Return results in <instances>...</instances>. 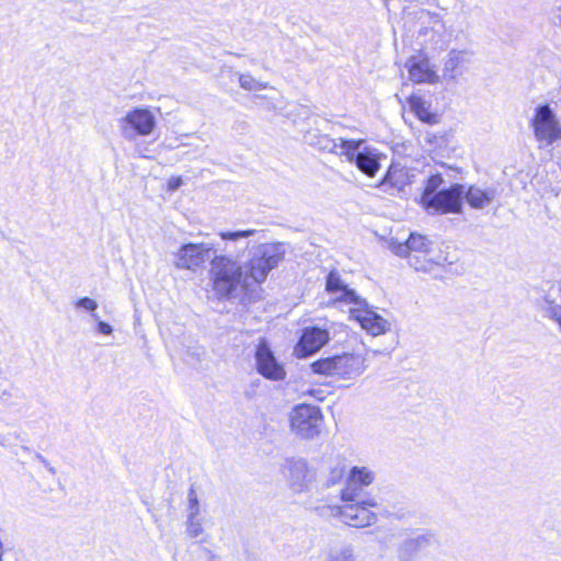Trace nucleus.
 Here are the masks:
<instances>
[{
  "label": "nucleus",
  "instance_id": "35",
  "mask_svg": "<svg viewBox=\"0 0 561 561\" xmlns=\"http://www.w3.org/2000/svg\"><path fill=\"white\" fill-rule=\"evenodd\" d=\"M75 305L77 308H80V309H83V310L90 312L91 316L93 313H96L95 311L99 307L98 302L94 299L89 298V297H83V298L78 299Z\"/></svg>",
  "mask_w": 561,
  "mask_h": 561
},
{
  "label": "nucleus",
  "instance_id": "40",
  "mask_svg": "<svg viewBox=\"0 0 561 561\" xmlns=\"http://www.w3.org/2000/svg\"><path fill=\"white\" fill-rule=\"evenodd\" d=\"M35 458H36L38 461H41L42 463L46 462V460H47V459H46L45 457H43L41 454H36V455H35Z\"/></svg>",
  "mask_w": 561,
  "mask_h": 561
},
{
  "label": "nucleus",
  "instance_id": "26",
  "mask_svg": "<svg viewBox=\"0 0 561 561\" xmlns=\"http://www.w3.org/2000/svg\"><path fill=\"white\" fill-rule=\"evenodd\" d=\"M330 295L334 296L335 301L345 302L352 307L366 305V299L358 296L355 290L348 288V286L336 293H330Z\"/></svg>",
  "mask_w": 561,
  "mask_h": 561
},
{
  "label": "nucleus",
  "instance_id": "28",
  "mask_svg": "<svg viewBox=\"0 0 561 561\" xmlns=\"http://www.w3.org/2000/svg\"><path fill=\"white\" fill-rule=\"evenodd\" d=\"M187 518H196L201 515V504L196 490L192 485L187 493Z\"/></svg>",
  "mask_w": 561,
  "mask_h": 561
},
{
  "label": "nucleus",
  "instance_id": "31",
  "mask_svg": "<svg viewBox=\"0 0 561 561\" xmlns=\"http://www.w3.org/2000/svg\"><path fill=\"white\" fill-rule=\"evenodd\" d=\"M434 540L433 535H420L415 538H411L404 541L403 548L407 550H417L425 548Z\"/></svg>",
  "mask_w": 561,
  "mask_h": 561
},
{
  "label": "nucleus",
  "instance_id": "11",
  "mask_svg": "<svg viewBox=\"0 0 561 561\" xmlns=\"http://www.w3.org/2000/svg\"><path fill=\"white\" fill-rule=\"evenodd\" d=\"M404 68L408 71L409 80L413 83L436 84L439 82L435 66L423 53L410 56L404 64Z\"/></svg>",
  "mask_w": 561,
  "mask_h": 561
},
{
  "label": "nucleus",
  "instance_id": "41",
  "mask_svg": "<svg viewBox=\"0 0 561 561\" xmlns=\"http://www.w3.org/2000/svg\"><path fill=\"white\" fill-rule=\"evenodd\" d=\"M560 293H561V280H560V288H559Z\"/></svg>",
  "mask_w": 561,
  "mask_h": 561
},
{
  "label": "nucleus",
  "instance_id": "34",
  "mask_svg": "<svg viewBox=\"0 0 561 561\" xmlns=\"http://www.w3.org/2000/svg\"><path fill=\"white\" fill-rule=\"evenodd\" d=\"M255 233V230L249 229V230H238V231H221L219 232V236L222 240L233 241L237 242L239 239L242 238H249Z\"/></svg>",
  "mask_w": 561,
  "mask_h": 561
},
{
  "label": "nucleus",
  "instance_id": "25",
  "mask_svg": "<svg viewBox=\"0 0 561 561\" xmlns=\"http://www.w3.org/2000/svg\"><path fill=\"white\" fill-rule=\"evenodd\" d=\"M376 474L373 470L367 467H353L347 476V479L352 480L353 483H358L363 486H369L375 481Z\"/></svg>",
  "mask_w": 561,
  "mask_h": 561
},
{
  "label": "nucleus",
  "instance_id": "2",
  "mask_svg": "<svg viewBox=\"0 0 561 561\" xmlns=\"http://www.w3.org/2000/svg\"><path fill=\"white\" fill-rule=\"evenodd\" d=\"M389 249L396 255L407 257L416 271H431L433 266L448 262L446 253L437 244L417 233H411L404 242L392 239Z\"/></svg>",
  "mask_w": 561,
  "mask_h": 561
},
{
  "label": "nucleus",
  "instance_id": "4",
  "mask_svg": "<svg viewBox=\"0 0 561 561\" xmlns=\"http://www.w3.org/2000/svg\"><path fill=\"white\" fill-rule=\"evenodd\" d=\"M285 252L286 247L282 242L263 243L254 248L248 266H244L251 285L264 282L268 273L284 260Z\"/></svg>",
  "mask_w": 561,
  "mask_h": 561
},
{
  "label": "nucleus",
  "instance_id": "10",
  "mask_svg": "<svg viewBox=\"0 0 561 561\" xmlns=\"http://www.w3.org/2000/svg\"><path fill=\"white\" fill-rule=\"evenodd\" d=\"M288 485L295 493L309 490L316 479V473L309 468L307 461L301 458L286 459L282 467Z\"/></svg>",
  "mask_w": 561,
  "mask_h": 561
},
{
  "label": "nucleus",
  "instance_id": "19",
  "mask_svg": "<svg viewBox=\"0 0 561 561\" xmlns=\"http://www.w3.org/2000/svg\"><path fill=\"white\" fill-rule=\"evenodd\" d=\"M497 196V191L493 186L481 187L479 185H470L465 188L463 198L470 207L474 209H484L489 207Z\"/></svg>",
  "mask_w": 561,
  "mask_h": 561
},
{
  "label": "nucleus",
  "instance_id": "7",
  "mask_svg": "<svg viewBox=\"0 0 561 561\" xmlns=\"http://www.w3.org/2000/svg\"><path fill=\"white\" fill-rule=\"evenodd\" d=\"M157 125L153 113L148 108L136 107L119 119L122 135L127 140L150 135Z\"/></svg>",
  "mask_w": 561,
  "mask_h": 561
},
{
  "label": "nucleus",
  "instance_id": "5",
  "mask_svg": "<svg viewBox=\"0 0 561 561\" xmlns=\"http://www.w3.org/2000/svg\"><path fill=\"white\" fill-rule=\"evenodd\" d=\"M322 413L318 407L299 404L290 413V426L298 436L310 439L321 432Z\"/></svg>",
  "mask_w": 561,
  "mask_h": 561
},
{
  "label": "nucleus",
  "instance_id": "1",
  "mask_svg": "<svg viewBox=\"0 0 561 561\" xmlns=\"http://www.w3.org/2000/svg\"><path fill=\"white\" fill-rule=\"evenodd\" d=\"M209 282L218 300L242 297L251 287L243 264L229 254H217L210 260Z\"/></svg>",
  "mask_w": 561,
  "mask_h": 561
},
{
  "label": "nucleus",
  "instance_id": "37",
  "mask_svg": "<svg viewBox=\"0 0 561 561\" xmlns=\"http://www.w3.org/2000/svg\"><path fill=\"white\" fill-rule=\"evenodd\" d=\"M183 181L182 178L175 176L171 178L168 182V188L169 191H175L182 185Z\"/></svg>",
  "mask_w": 561,
  "mask_h": 561
},
{
  "label": "nucleus",
  "instance_id": "38",
  "mask_svg": "<svg viewBox=\"0 0 561 561\" xmlns=\"http://www.w3.org/2000/svg\"><path fill=\"white\" fill-rule=\"evenodd\" d=\"M207 554H208V559L207 561H218L217 560V556L209 549H205Z\"/></svg>",
  "mask_w": 561,
  "mask_h": 561
},
{
  "label": "nucleus",
  "instance_id": "3",
  "mask_svg": "<svg viewBox=\"0 0 561 561\" xmlns=\"http://www.w3.org/2000/svg\"><path fill=\"white\" fill-rule=\"evenodd\" d=\"M310 368L318 375L354 380L367 369V357L359 353H343L318 359L310 365Z\"/></svg>",
  "mask_w": 561,
  "mask_h": 561
},
{
  "label": "nucleus",
  "instance_id": "18",
  "mask_svg": "<svg viewBox=\"0 0 561 561\" xmlns=\"http://www.w3.org/2000/svg\"><path fill=\"white\" fill-rule=\"evenodd\" d=\"M379 159L380 152L364 141L353 163L360 172L369 178H374L380 169Z\"/></svg>",
  "mask_w": 561,
  "mask_h": 561
},
{
  "label": "nucleus",
  "instance_id": "39",
  "mask_svg": "<svg viewBox=\"0 0 561 561\" xmlns=\"http://www.w3.org/2000/svg\"><path fill=\"white\" fill-rule=\"evenodd\" d=\"M43 465L45 466V468L48 470L49 473H51V474L56 473V469L48 462V460H46V462H44Z\"/></svg>",
  "mask_w": 561,
  "mask_h": 561
},
{
  "label": "nucleus",
  "instance_id": "30",
  "mask_svg": "<svg viewBox=\"0 0 561 561\" xmlns=\"http://www.w3.org/2000/svg\"><path fill=\"white\" fill-rule=\"evenodd\" d=\"M347 287V284L342 279L341 275L336 271H332L327 276L325 290L330 293H336Z\"/></svg>",
  "mask_w": 561,
  "mask_h": 561
},
{
  "label": "nucleus",
  "instance_id": "17",
  "mask_svg": "<svg viewBox=\"0 0 561 561\" xmlns=\"http://www.w3.org/2000/svg\"><path fill=\"white\" fill-rule=\"evenodd\" d=\"M414 174L410 170L400 164L392 163L382 181L379 183V187L382 192L390 195H394L404 190L405 186L412 183Z\"/></svg>",
  "mask_w": 561,
  "mask_h": 561
},
{
  "label": "nucleus",
  "instance_id": "36",
  "mask_svg": "<svg viewBox=\"0 0 561 561\" xmlns=\"http://www.w3.org/2000/svg\"><path fill=\"white\" fill-rule=\"evenodd\" d=\"M92 319L96 322V328H98V331L101 333V334H104V335H110L113 333V328L111 324L100 320V317L98 313H93L92 314Z\"/></svg>",
  "mask_w": 561,
  "mask_h": 561
},
{
  "label": "nucleus",
  "instance_id": "23",
  "mask_svg": "<svg viewBox=\"0 0 561 561\" xmlns=\"http://www.w3.org/2000/svg\"><path fill=\"white\" fill-rule=\"evenodd\" d=\"M443 184L444 179L439 173H434L426 179L424 190L420 198V203L423 207L431 201V197L436 195Z\"/></svg>",
  "mask_w": 561,
  "mask_h": 561
},
{
  "label": "nucleus",
  "instance_id": "16",
  "mask_svg": "<svg viewBox=\"0 0 561 561\" xmlns=\"http://www.w3.org/2000/svg\"><path fill=\"white\" fill-rule=\"evenodd\" d=\"M472 53L468 49H451L448 51L443 66V77L447 81H456L467 70L471 62Z\"/></svg>",
  "mask_w": 561,
  "mask_h": 561
},
{
  "label": "nucleus",
  "instance_id": "32",
  "mask_svg": "<svg viewBox=\"0 0 561 561\" xmlns=\"http://www.w3.org/2000/svg\"><path fill=\"white\" fill-rule=\"evenodd\" d=\"M328 561H357L352 546H344L332 552Z\"/></svg>",
  "mask_w": 561,
  "mask_h": 561
},
{
  "label": "nucleus",
  "instance_id": "6",
  "mask_svg": "<svg viewBox=\"0 0 561 561\" xmlns=\"http://www.w3.org/2000/svg\"><path fill=\"white\" fill-rule=\"evenodd\" d=\"M531 126L540 148L548 147L561 138V126L547 104L536 107Z\"/></svg>",
  "mask_w": 561,
  "mask_h": 561
},
{
  "label": "nucleus",
  "instance_id": "20",
  "mask_svg": "<svg viewBox=\"0 0 561 561\" xmlns=\"http://www.w3.org/2000/svg\"><path fill=\"white\" fill-rule=\"evenodd\" d=\"M342 502H358L366 505H378L376 499L371 496L365 486L353 483L346 478L345 486L341 491Z\"/></svg>",
  "mask_w": 561,
  "mask_h": 561
},
{
  "label": "nucleus",
  "instance_id": "15",
  "mask_svg": "<svg viewBox=\"0 0 561 561\" xmlns=\"http://www.w3.org/2000/svg\"><path fill=\"white\" fill-rule=\"evenodd\" d=\"M330 341V333L327 329L319 327H308L295 347L298 357H306L318 352Z\"/></svg>",
  "mask_w": 561,
  "mask_h": 561
},
{
  "label": "nucleus",
  "instance_id": "33",
  "mask_svg": "<svg viewBox=\"0 0 561 561\" xmlns=\"http://www.w3.org/2000/svg\"><path fill=\"white\" fill-rule=\"evenodd\" d=\"M186 534L190 538H197L204 533V527L199 517L186 518Z\"/></svg>",
  "mask_w": 561,
  "mask_h": 561
},
{
  "label": "nucleus",
  "instance_id": "24",
  "mask_svg": "<svg viewBox=\"0 0 561 561\" xmlns=\"http://www.w3.org/2000/svg\"><path fill=\"white\" fill-rule=\"evenodd\" d=\"M411 110L423 122L434 123L435 115L430 112V105L425 100L417 95H411L409 99Z\"/></svg>",
  "mask_w": 561,
  "mask_h": 561
},
{
  "label": "nucleus",
  "instance_id": "14",
  "mask_svg": "<svg viewBox=\"0 0 561 561\" xmlns=\"http://www.w3.org/2000/svg\"><path fill=\"white\" fill-rule=\"evenodd\" d=\"M350 317L356 320L369 334L377 336L390 330L388 320L373 310L368 302L365 306L351 307Z\"/></svg>",
  "mask_w": 561,
  "mask_h": 561
},
{
  "label": "nucleus",
  "instance_id": "8",
  "mask_svg": "<svg viewBox=\"0 0 561 561\" xmlns=\"http://www.w3.org/2000/svg\"><path fill=\"white\" fill-rule=\"evenodd\" d=\"M214 244L209 242L186 243L173 254V264L176 268L196 272L209 259Z\"/></svg>",
  "mask_w": 561,
  "mask_h": 561
},
{
  "label": "nucleus",
  "instance_id": "9",
  "mask_svg": "<svg viewBox=\"0 0 561 561\" xmlns=\"http://www.w3.org/2000/svg\"><path fill=\"white\" fill-rule=\"evenodd\" d=\"M465 185L453 184L448 188H440L434 197L423 207L428 214H460Z\"/></svg>",
  "mask_w": 561,
  "mask_h": 561
},
{
  "label": "nucleus",
  "instance_id": "12",
  "mask_svg": "<svg viewBox=\"0 0 561 561\" xmlns=\"http://www.w3.org/2000/svg\"><path fill=\"white\" fill-rule=\"evenodd\" d=\"M377 505H366L358 502H343L339 507L341 518L351 527H368L377 523V514L371 508Z\"/></svg>",
  "mask_w": 561,
  "mask_h": 561
},
{
  "label": "nucleus",
  "instance_id": "27",
  "mask_svg": "<svg viewBox=\"0 0 561 561\" xmlns=\"http://www.w3.org/2000/svg\"><path fill=\"white\" fill-rule=\"evenodd\" d=\"M240 87L247 91H261L268 87V83L255 79L250 73H242L239 76Z\"/></svg>",
  "mask_w": 561,
  "mask_h": 561
},
{
  "label": "nucleus",
  "instance_id": "22",
  "mask_svg": "<svg viewBox=\"0 0 561 561\" xmlns=\"http://www.w3.org/2000/svg\"><path fill=\"white\" fill-rule=\"evenodd\" d=\"M306 141L317 147L319 150L328 151L330 153L337 152L336 139L328 135H322L318 130H310L305 136Z\"/></svg>",
  "mask_w": 561,
  "mask_h": 561
},
{
  "label": "nucleus",
  "instance_id": "21",
  "mask_svg": "<svg viewBox=\"0 0 561 561\" xmlns=\"http://www.w3.org/2000/svg\"><path fill=\"white\" fill-rule=\"evenodd\" d=\"M364 139L337 138V152L334 153L340 157H345L347 162L353 163L354 160L356 159L358 150L360 149L362 145H364Z\"/></svg>",
  "mask_w": 561,
  "mask_h": 561
},
{
  "label": "nucleus",
  "instance_id": "29",
  "mask_svg": "<svg viewBox=\"0 0 561 561\" xmlns=\"http://www.w3.org/2000/svg\"><path fill=\"white\" fill-rule=\"evenodd\" d=\"M346 472V466L342 460H335L329 468L328 483H339Z\"/></svg>",
  "mask_w": 561,
  "mask_h": 561
},
{
  "label": "nucleus",
  "instance_id": "13",
  "mask_svg": "<svg viewBox=\"0 0 561 561\" xmlns=\"http://www.w3.org/2000/svg\"><path fill=\"white\" fill-rule=\"evenodd\" d=\"M255 363L259 374L270 380H283L286 376L284 367L276 360L265 340H261L255 351Z\"/></svg>",
  "mask_w": 561,
  "mask_h": 561
}]
</instances>
